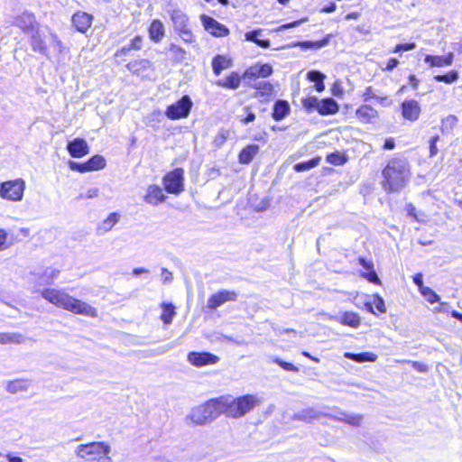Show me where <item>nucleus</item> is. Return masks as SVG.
<instances>
[{
    "instance_id": "obj_45",
    "label": "nucleus",
    "mask_w": 462,
    "mask_h": 462,
    "mask_svg": "<svg viewBox=\"0 0 462 462\" xmlns=\"http://www.w3.org/2000/svg\"><path fill=\"white\" fill-rule=\"evenodd\" d=\"M424 298L430 303L439 301V297L430 288L425 287L420 291Z\"/></svg>"
},
{
    "instance_id": "obj_12",
    "label": "nucleus",
    "mask_w": 462,
    "mask_h": 462,
    "mask_svg": "<svg viewBox=\"0 0 462 462\" xmlns=\"http://www.w3.org/2000/svg\"><path fill=\"white\" fill-rule=\"evenodd\" d=\"M15 24L28 34L39 29V23L36 22L34 15L29 12H24L18 16Z\"/></svg>"
},
{
    "instance_id": "obj_57",
    "label": "nucleus",
    "mask_w": 462,
    "mask_h": 462,
    "mask_svg": "<svg viewBox=\"0 0 462 462\" xmlns=\"http://www.w3.org/2000/svg\"><path fill=\"white\" fill-rule=\"evenodd\" d=\"M273 73V68L269 64H260L261 78H267Z\"/></svg>"
},
{
    "instance_id": "obj_35",
    "label": "nucleus",
    "mask_w": 462,
    "mask_h": 462,
    "mask_svg": "<svg viewBox=\"0 0 462 462\" xmlns=\"http://www.w3.org/2000/svg\"><path fill=\"white\" fill-rule=\"evenodd\" d=\"M88 171L101 170L106 166V160L101 155L91 157L87 162Z\"/></svg>"
},
{
    "instance_id": "obj_52",
    "label": "nucleus",
    "mask_w": 462,
    "mask_h": 462,
    "mask_svg": "<svg viewBox=\"0 0 462 462\" xmlns=\"http://www.w3.org/2000/svg\"><path fill=\"white\" fill-rule=\"evenodd\" d=\"M228 132L226 130H221L216 135L214 139V143L216 146H221L227 139Z\"/></svg>"
},
{
    "instance_id": "obj_64",
    "label": "nucleus",
    "mask_w": 462,
    "mask_h": 462,
    "mask_svg": "<svg viewBox=\"0 0 462 462\" xmlns=\"http://www.w3.org/2000/svg\"><path fill=\"white\" fill-rule=\"evenodd\" d=\"M399 61L397 59L395 58H391L387 64H386V69L387 70H393L397 65H398Z\"/></svg>"
},
{
    "instance_id": "obj_42",
    "label": "nucleus",
    "mask_w": 462,
    "mask_h": 462,
    "mask_svg": "<svg viewBox=\"0 0 462 462\" xmlns=\"http://www.w3.org/2000/svg\"><path fill=\"white\" fill-rule=\"evenodd\" d=\"M244 79H257L261 78L260 76V64H255L251 67H249L243 75Z\"/></svg>"
},
{
    "instance_id": "obj_22",
    "label": "nucleus",
    "mask_w": 462,
    "mask_h": 462,
    "mask_svg": "<svg viewBox=\"0 0 462 462\" xmlns=\"http://www.w3.org/2000/svg\"><path fill=\"white\" fill-rule=\"evenodd\" d=\"M356 117L363 123H369L376 118L377 111L370 106H362L356 110Z\"/></svg>"
},
{
    "instance_id": "obj_43",
    "label": "nucleus",
    "mask_w": 462,
    "mask_h": 462,
    "mask_svg": "<svg viewBox=\"0 0 462 462\" xmlns=\"http://www.w3.org/2000/svg\"><path fill=\"white\" fill-rule=\"evenodd\" d=\"M457 123V118L455 116H448L441 122L442 131H448L454 128Z\"/></svg>"
},
{
    "instance_id": "obj_38",
    "label": "nucleus",
    "mask_w": 462,
    "mask_h": 462,
    "mask_svg": "<svg viewBox=\"0 0 462 462\" xmlns=\"http://www.w3.org/2000/svg\"><path fill=\"white\" fill-rule=\"evenodd\" d=\"M319 158H313L308 162H300L295 164L294 170L298 172L309 171L314 167H316L319 163Z\"/></svg>"
},
{
    "instance_id": "obj_3",
    "label": "nucleus",
    "mask_w": 462,
    "mask_h": 462,
    "mask_svg": "<svg viewBox=\"0 0 462 462\" xmlns=\"http://www.w3.org/2000/svg\"><path fill=\"white\" fill-rule=\"evenodd\" d=\"M223 397L213 398L201 405L191 409L187 415L186 420H190L194 426L208 424L224 414Z\"/></svg>"
},
{
    "instance_id": "obj_62",
    "label": "nucleus",
    "mask_w": 462,
    "mask_h": 462,
    "mask_svg": "<svg viewBox=\"0 0 462 462\" xmlns=\"http://www.w3.org/2000/svg\"><path fill=\"white\" fill-rule=\"evenodd\" d=\"M365 100L368 98H378L372 87H367L364 92Z\"/></svg>"
},
{
    "instance_id": "obj_59",
    "label": "nucleus",
    "mask_w": 462,
    "mask_h": 462,
    "mask_svg": "<svg viewBox=\"0 0 462 462\" xmlns=\"http://www.w3.org/2000/svg\"><path fill=\"white\" fill-rule=\"evenodd\" d=\"M341 325L349 326L353 328H356L360 325V319H340Z\"/></svg>"
},
{
    "instance_id": "obj_51",
    "label": "nucleus",
    "mask_w": 462,
    "mask_h": 462,
    "mask_svg": "<svg viewBox=\"0 0 462 462\" xmlns=\"http://www.w3.org/2000/svg\"><path fill=\"white\" fill-rule=\"evenodd\" d=\"M369 272L367 273H362V277L365 278L368 282H372V283H374V284H379L380 283V279L378 278L376 273L371 269V270H368Z\"/></svg>"
},
{
    "instance_id": "obj_32",
    "label": "nucleus",
    "mask_w": 462,
    "mask_h": 462,
    "mask_svg": "<svg viewBox=\"0 0 462 462\" xmlns=\"http://www.w3.org/2000/svg\"><path fill=\"white\" fill-rule=\"evenodd\" d=\"M24 337L19 333H0V344H22Z\"/></svg>"
},
{
    "instance_id": "obj_25",
    "label": "nucleus",
    "mask_w": 462,
    "mask_h": 462,
    "mask_svg": "<svg viewBox=\"0 0 462 462\" xmlns=\"http://www.w3.org/2000/svg\"><path fill=\"white\" fill-rule=\"evenodd\" d=\"M241 77L237 72H232L225 79H219L217 82V86L227 88L231 89H236L240 86Z\"/></svg>"
},
{
    "instance_id": "obj_30",
    "label": "nucleus",
    "mask_w": 462,
    "mask_h": 462,
    "mask_svg": "<svg viewBox=\"0 0 462 462\" xmlns=\"http://www.w3.org/2000/svg\"><path fill=\"white\" fill-rule=\"evenodd\" d=\"M171 20L177 31L189 26V18L180 10H174L172 12Z\"/></svg>"
},
{
    "instance_id": "obj_6",
    "label": "nucleus",
    "mask_w": 462,
    "mask_h": 462,
    "mask_svg": "<svg viewBox=\"0 0 462 462\" xmlns=\"http://www.w3.org/2000/svg\"><path fill=\"white\" fill-rule=\"evenodd\" d=\"M24 189L25 181L23 179L6 180L0 184V197L8 201L19 202L23 200Z\"/></svg>"
},
{
    "instance_id": "obj_56",
    "label": "nucleus",
    "mask_w": 462,
    "mask_h": 462,
    "mask_svg": "<svg viewBox=\"0 0 462 462\" xmlns=\"http://www.w3.org/2000/svg\"><path fill=\"white\" fill-rule=\"evenodd\" d=\"M439 135L433 136L430 140V157L435 156L438 153L437 142L439 141Z\"/></svg>"
},
{
    "instance_id": "obj_34",
    "label": "nucleus",
    "mask_w": 462,
    "mask_h": 462,
    "mask_svg": "<svg viewBox=\"0 0 462 462\" xmlns=\"http://www.w3.org/2000/svg\"><path fill=\"white\" fill-rule=\"evenodd\" d=\"M260 33L261 30H254L246 32L245 36L247 41L253 42L262 48H268L270 46V41L259 39L258 36Z\"/></svg>"
},
{
    "instance_id": "obj_48",
    "label": "nucleus",
    "mask_w": 462,
    "mask_h": 462,
    "mask_svg": "<svg viewBox=\"0 0 462 462\" xmlns=\"http://www.w3.org/2000/svg\"><path fill=\"white\" fill-rule=\"evenodd\" d=\"M162 314L160 318H171L175 313V307L171 303H162Z\"/></svg>"
},
{
    "instance_id": "obj_5",
    "label": "nucleus",
    "mask_w": 462,
    "mask_h": 462,
    "mask_svg": "<svg viewBox=\"0 0 462 462\" xmlns=\"http://www.w3.org/2000/svg\"><path fill=\"white\" fill-rule=\"evenodd\" d=\"M111 451V447L106 442L94 441L87 444H80L77 447L75 453L77 457L88 461H100L101 456H106L103 462H112V458L107 455Z\"/></svg>"
},
{
    "instance_id": "obj_9",
    "label": "nucleus",
    "mask_w": 462,
    "mask_h": 462,
    "mask_svg": "<svg viewBox=\"0 0 462 462\" xmlns=\"http://www.w3.org/2000/svg\"><path fill=\"white\" fill-rule=\"evenodd\" d=\"M238 293L235 291L222 290L212 294L208 301L206 308L209 310H216L221 307L226 302L236 301L237 300Z\"/></svg>"
},
{
    "instance_id": "obj_58",
    "label": "nucleus",
    "mask_w": 462,
    "mask_h": 462,
    "mask_svg": "<svg viewBox=\"0 0 462 462\" xmlns=\"http://www.w3.org/2000/svg\"><path fill=\"white\" fill-rule=\"evenodd\" d=\"M414 48H415V43L397 44L395 46L393 52L407 51L413 50Z\"/></svg>"
},
{
    "instance_id": "obj_20",
    "label": "nucleus",
    "mask_w": 462,
    "mask_h": 462,
    "mask_svg": "<svg viewBox=\"0 0 462 462\" xmlns=\"http://www.w3.org/2000/svg\"><path fill=\"white\" fill-rule=\"evenodd\" d=\"M344 356L356 363L374 362L377 359V356L371 352H362L357 354L346 352Z\"/></svg>"
},
{
    "instance_id": "obj_4",
    "label": "nucleus",
    "mask_w": 462,
    "mask_h": 462,
    "mask_svg": "<svg viewBox=\"0 0 462 462\" xmlns=\"http://www.w3.org/2000/svg\"><path fill=\"white\" fill-rule=\"evenodd\" d=\"M222 397L224 414L234 419L245 416L262 402L261 399L254 394H245L237 398H231L230 396Z\"/></svg>"
},
{
    "instance_id": "obj_50",
    "label": "nucleus",
    "mask_w": 462,
    "mask_h": 462,
    "mask_svg": "<svg viewBox=\"0 0 462 462\" xmlns=\"http://www.w3.org/2000/svg\"><path fill=\"white\" fill-rule=\"evenodd\" d=\"M308 79H310L312 82L318 83L320 80H324L325 75L318 70H310L307 74Z\"/></svg>"
},
{
    "instance_id": "obj_29",
    "label": "nucleus",
    "mask_w": 462,
    "mask_h": 462,
    "mask_svg": "<svg viewBox=\"0 0 462 462\" xmlns=\"http://www.w3.org/2000/svg\"><path fill=\"white\" fill-rule=\"evenodd\" d=\"M149 34L154 42H160L164 36V27L161 21L154 20L149 28Z\"/></svg>"
},
{
    "instance_id": "obj_13",
    "label": "nucleus",
    "mask_w": 462,
    "mask_h": 462,
    "mask_svg": "<svg viewBox=\"0 0 462 462\" xmlns=\"http://www.w3.org/2000/svg\"><path fill=\"white\" fill-rule=\"evenodd\" d=\"M201 21L205 29L214 36L222 37L229 33V30L225 25L209 16L201 15Z\"/></svg>"
},
{
    "instance_id": "obj_41",
    "label": "nucleus",
    "mask_w": 462,
    "mask_h": 462,
    "mask_svg": "<svg viewBox=\"0 0 462 462\" xmlns=\"http://www.w3.org/2000/svg\"><path fill=\"white\" fill-rule=\"evenodd\" d=\"M371 312L374 313V314H376L374 310H373V306H374V308L380 312V313H384L385 312V306H384V301L383 300L379 297V296H375L373 300V303H369L367 304Z\"/></svg>"
},
{
    "instance_id": "obj_24",
    "label": "nucleus",
    "mask_w": 462,
    "mask_h": 462,
    "mask_svg": "<svg viewBox=\"0 0 462 462\" xmlns=\"http://www.w3.org/2000/svg\"><path fill=\"white\" fill-rule=\"evenodd\" d=\"M453 54L449 53L448 56H431L427 55L425 62L433 67L448 66L452 63Z\"/></svg>"
},
{
    "instance_id": "obj_21",
    "label": "nucleus",
    "mask_w": 462,
    "mask_h": 462,
    "mask_svg": "<svg viewBox=\"0 0 462 462\" xmlns=\"http://www.w3.org/2000/svg\"><path fill=\"white\" fill-rule=\"evenodd\" d=\"M259 152L257 144H249L245 146L239 153V162L247 164L253 161Z\"/></svg>"
},
{
    "instance_id": "obj_46",
    "label": "nucleus",
    "mask_w": 462,
    "mask_h": 462,
    "mask_svg": "<svg viewBox=\"0 0 462 462\" xmlns=\"http://www.w3.org/2000/svg\"><path fill=\"white\" fill-rule=\"evenodd\" d=\"M273 362L275 364H277L278 365H280L285 371L295 372V373L299 372V368L297 366H295L293 364L285 362L278 357H275L273 359Z\"/></svg>"
},
{
    "instance_id": "obj_28",
    "label": "nucleus",
    "mask_w": 462,
    "mask_h": 462,
    "mask_svg": "<svg viewBox=\"0 0 462 462\" xmlns=\"http://www.w3.org/2000/svg\"><path fill=\"white\" fill-rule=\"evenodd\" d=\"M31 36V46L34 51L47 54V47L39 34V29L29 34Z\"/></svg>"
},
{
    "instance_id": "obj_2",
    "label": "nucleus",
    "mask_w": 462,
    "mask_h": 462,
    "mask_svg": "<svg viewBox=\"0 0 462 462\" xmlns=\"http://www.w3.org/2000/svg\"><path fill=\"white\" fill-rule=\"evenodd\" d=\"M384 180L383 186L385 190L394 192L403 189L410 178L407 162L403 160L393 159L388 162L383 171Z\"/></svg>"
},
{
    "instance_id": "obj_11",
    "label": "nucleus",
    "mask_w": 462,
    "mask_h": 462,
    "mask_svg": "<svg viewBox=\"0 0 462 462\" xmlns=\"http://www.w3.org/2000/svg\"><path fill=\"white\" fill-rule=\"evenodd\" d=\"M188 361L194 366L201 367L208 365H214L219 361V357L209 352H189Z\"/></svg>"
},
{
    "instance_id": "obj_63",
    "label": "nucleus",
    "mask_w": 462,
    "mask_h": 462,
    "mask_svg": "<svg viewBox=\"0 0 462 462\" xmlns=\"http://www.w3.org/2000/svg\"><path fill=\"white\" fill-rule=\"evenodd\" d=\"M413 282L419 287L420 291H421V289L425 288V286H423L422 274L421 273L415 274L413 276Z\"/></svg>"
},
{
    "instance_id": "obj_60",
    "label": "nucleus",
    "mask_w": 462,
    "mask_h": 462,
    "mask_svg": "<svg viewBox=\"0 0 462 462\" xmlns=\"http://www.w3.org/2000/svg\"><path fill=\"white\" fill-rule=\"evenodd\" d=\"M306 20L307 19H301V20L294 21L292 23L282 24L279 27V31H283V30L289 29V28L296 27V26L300 25L301 23L305 22Z\"/></svg>"
},
{
    "instance_id": "obj_47",
    "label": "nucleus",
    "mask_w": 462,
    "mask_h": 462,
    "mask_svg": "<svg viewBox=\"0 0 462 462\" xmlns=\"http://www.w3.org/2000/svg\"><path fill=\"white\" fill-rule=\"evenodd\" d=\"M328 162L334 165H342L346 162V159L339 153H330L327 157Z\"/></svg>"
},
{
    "instance_id": "obj_1",
    "label": "nucleus",
    "mask_w": 462,
    "mask_h": 462,
    "mask_svg": "<svg viewBox=\"0 0 462 462\" xmlns=\"http://www.w3.org/2000/svg\"><path fill=\"white\" fill-rule=\"evenodd\" d=\"M42 297L58 308L69 310L76 315L97 316V310L88 302L73 298L64 290L47 288L41 291Z\"/></svg>"
},
{
    "instance_id": "obj_15",
    "label": "nucleus",
    "mask_w": 462,
    "mask_h": 462,
    "mask_svg": "<svg viewBox=\"0 0 462 462\" xmlns=\"http://www.w3.org/2000/svg\"><path fill=\"white\" fill-rule=\"evenodd\" d=\"M67 149L69 154L75 158H80L89 152V148L86 140L76 138L68 143Z\"/></svg>"
},
{
    "instance_id": "obj_61",
    "label": "nucleus",
    "mask_w": 462,
    "mask_h": 462,
    "mask_svg": "<svg viewBox=\"0 0 462 462\" xmlns=\"http://www.w3.org/2000/svg\"><path fill=\"white\" fill-rule=\"evenodd\" d=\"M143 39L140 36H136L131 42V49L140 50L142 48Z\"/></svg>"
},
{
    "instance_id": "obj_55",
    "label": "nucleus",
    "mask_w": 462,
    "mask_h": 462,
    "mask_svg": "<svg viewBox=\"0 0 462 462\" xmlns=\"http://www.w3.org/2000/svg\"><path fill=\"white\" fill-rule=\"evenodd\" d=\"M161 277H162V281L164 284L171 283L173 280L172 273L170 272L167 268L162 269Z\"/></svg>"
},
{
    "instance_id": "obj_23",
    "label": "nucleus",
    "mask_w": 462,
    "mask_h": 462,
    "mask_svg": "<svg viewBox=\"0 0 462 462\" xmlns=\"http://www.w3.org/2000/svg\"><path fill=\"white\" fill-rule=\"evenodd\" d=\"M31 383L23 379H16L7 383L6 391L10 393H17L20 392H27Z\"/></svg>"
},
{
    "instance_id": "obj_33",
    "label": "nucleus",
    "mask_w": 462,
    "mask_h": 462,
    "mask_svg": "<svg viewBox=\"0 0 462 462\" xmlns=\"http://www.w3.org/2000/svg\"><path fill=\"white\" fill-rule=\"evenodd\" d=\"M60 271L54 268H47L40 277V285L51 284L59 276Z\"/></svg>"
},
{
    "instance_id": "obj_18",
    "label": "nucleus",
    "mask_w": 462,
    "mask_h": 462,
    "mask_svg": "<svg viewBox=\"0 0 462 462\" xmlns=\"http://www.w3.org/2000/svg\"><path fill=\"white\" fill-rule=\"evenodd\" d=\"M120 215L116 212L110 213L106 219H104L97 226V231L99 235H104L118 223Z\"/></svg>"
},
{
    "instance_id": "obj_37",
    "label": "nucleus",
    "mask_w": 462,
    "mask_h": 462,
    "mask_svg": "<svg viewBox=\"0 0 462 462\" xmlns=\"http://www.w3.org/2000/svg\"><path fill=\"white\" fill-rule=\"evenodd\" d=\"M329 35H328L326 38L320 40V41H316V42H310V41H306V42H299L297 45L302 47V48H305V49H310V48H312V49H320L322 47H325L326 45H328V41H329Z\"/></svg>"
},
{
    "instance_id": "obj_19",
    "label": "nucleus",
    "mask_w": 462,
    "mask_h": 462,
    "mask_svg": "<svg viewBox=\"0 0 462 462\" xmlns=\"http://www.w3.org/2000/svg\"><path fill=\"white\" fill-rule=\"evenodd\" d=\"M338 110L337 103L331 97L321 99L319 101L318 112L320 115H332Z\"/></svg>"
},
{
    "instance_id": "obj_44",
    "label": "nucleus",
    "mask_w": 462,
    "mask_h": 462,
    "mask_svg": "<svg viewBox=\"0 0 462 462\" xmlns=\"http://www.w3.org/2000/svg\"><path fill=\"white\" fill-rule=\"evenodd\" d=\"M434 79L439 82L452 83L457 80V71H450L445 75H437Z\"/></svg>"
},
{
    "instance_id": "obj_54",
    "label": "nucleus",
    "mask_w": 462,
    "mask_h": 462,
    "mask_svg": "<svg viewBox=\"0 0 462 462\" xmlns=\"http://www.w3.org/2000/svg\"><path fill=\"white\" fill-rule=\"evenodd\" d=\"M179 32L184 42H191L193 41V35H192L189 26L179 30Z\"/></svg>"
},
{
    "instance_id": "obj_16",
    "label": "nucleus",
    "mask_w": 462,
    "mask_h": 462,
    "mask_svg": "<svg viewBox=\"0 0 462 462\" xmlns=\"http://www.w3.org/2000/svg\"><path fill=\"white\" fill-rule=\"evenodd\" d=\"M166 198L167 197L163 194L161 187L158 185H150L147 188L144 201L147 204L157 206L160 203L164 202Z\"/></svg>"
},
{
    "instance_id": "obj_26",
    "label": "nucleus",
    "mask_w": 462,
    "mask_h": 462,
    "mask_svg": "<svg viewBox=\"0 0 462 462\" xmlns=\"http://www.w3.org/2000/svg\"><path fill=\"white\" fill-rule=\"evenodd\" d=\"M321 411H318L313 408L302 410L295 414L294 418L299 420L311 422L315 419H319L322 416Z\"/></svg>"
},
{
    "instance_id": "obj_27",
    "label": "nucleus",
    "mask_w": 462,
    "mask_h": 462,
    "mask_svg": "<svg viewBox=\"0 0 462 462\" xmlns=\"http://www.w3.org/2000/svg\"><path fill=\"white\" fill-rule=\"evenodd\" d=\"M290 111L289 104L283 100H278L273 106V117L276 121L284 118Z\"/></svg>"
},
{
    "instance_id": "obj_10",
    "label": "nucleus",
    "mask_w": 462,
    "mask_h": 462,
    "mask_svg": "<svg viewBox=\"0 0 462 462\" xmlns=\"http://www.w3.org/2000/svg\"><path fill=\"white\" fill-rule=\"evenodd\" d=\"M331 410L333 412H331V413L323 412L322 416L328 417V418L337 420V421L346 422L354 427L359 426L363 420V415H361V414H348L345 411H342L337 407H334Z\"/></svg>"
},
{
    "instance_id": "obj_17",
    "label": "nucleus",
    "mask_w": 462,
    "mask_h": 462,
    "mask_svg": "<svg viewBox=\"0 0 462 462\" xmlns=\"http://www.w3.org/2000/svg\"><path fill=\"white\" fill-rule=\"evenodd\" d=\"M72 23L79 32H85L92 23V16L79 12L72 16Z\"/></svg>"
},
{
    "instance_id": "obj_8",
    "label": "nucleus",
    "mask_w": 462,
    "mask_h": 462,
    "mask_svg": "<svg viewBox=\"0 0 462 462\" xmlns=\"http://www.w3.org/2000/svg\"><path fill=\"white\" fill-rule=\"evenodd\" d=\"M183 170L176 168L163 178L164 188L167 192L179 194L183 190Z\"/></svg>"
},
{
    "instance_id": "obj_49",
    "label": "nucleus",
    "mask_w": 462,
    "mask_h": 462,
    "mask_svg": "<svg viewBox=\"0 0 462 462\" xmlns=\"http://www.w3.org/2000/svg\"><path fill=\"white\" fill-rule=\"evenodd\" d=\"M402 362L411 364L412 368L420 373H426L429 370V367L427 365L418 362V361L403 360Z\"/></svg>"
},
{
    "instance_id": "obj_53",
    "label": "nucleus",
    "mask_w": 462,
    "mask_h": 462,
    "mask_svg": "<svg viewBox=\"0 0 462 462\" xmlns=\"http://www.w3.org/2000/svg\"><path fill=\"white\" fill-rule=\"evenodd\" d=\"M69 168L72 171H79V172L88 171V166L86 165V162L85 163H79V162H77L70 161L69 162Z\"/></svg>"
},
{
    "instance_id": "obj_36",
    "label": "nucleus",
    "mask_w": 462,
    "mask_h": 462,
    "mask_svg": "<svg viewBox=\"0 0 462 462\" xmlns=\"http://www.w3.org/2000/svg\"><path fill=\"white\" fill-rule=\"evenodd\" d=\"M254 87L261 96H271L273 92V85L265 80L255 82Z\"/></svg>"
},
{
    "instance_id": "obj_7",
    "label": "nucleus",
    "mask_w": 462,
    "mask_h": 462,
    "mask_svg": "<svg viewBox=\"0 0 462 462\" xmlns=\"http://www.w3.org/2000/svg\"><path fill=\"white\" fill-rule=\"evenodd\" d=\"M192 105L190 97L183 96L180 100L167 107L165 115L171 120L186 118L189 115Z\"/></svg>"
},
{
    "instance_id": "obj_14",
    "label": "nucleus",
    "mask_w": 462,
    "mask_h": 462,
    "mask_svg": "<svg viewBox=\"0 0 462 462\" xmlns=\"http://www.w3.org/2000/svg\"><path fill=\"white\" fill-rule=\"evenodd\" d=\"M420 114V106L414 99L404 100L402 104V115L410 121H416Z\"/></svg>"
},
{
    "instance_id": "obj_39",
    "label": "nucleus",
    "mask_w": 462,
    "mask_h": 462,
    "mask_svg": "<svg viewBox=\"0 0 462 462\" xmlns=\"http://www.w3.org/2000/svg\"><path fill=\"white\" fill-rule=\"evenodd\" d=\"M239 121L244 125H248L249 123L255 120L256 116L254 112L251 111L249 106H245L243 108V114L237 116Z\"/></svg>"
},
{
    "instance_id": "obj_31",
    "label": "nucleus",
    "mask_w": 462,
    "mask_h": 462,
    "mask_svg": "<svg viewBox=\"0 0 462 462\" xmlns=\"http://www.w3.org/2000/svg\"><path fill=\"white\" fill-rule=\"evenodd\" d=\"M231 67V60L225 56L217 55L212 61V68L216 75H219L222 70Z\"/></svg>"
},
{
    "instance_id": "obj_40",
    "label": "nucleus",
    "mask_w": 462,
    "mask_h": 462,
    "mask_svg": "<svg viewBox=\"0 0 462 462\" xmlns=\"http://www.w3.org/2000/svg\"><path fill=\"white\" fill-rule=\"evenodd\" d=\"M319 101L320 100L316 97H309L302 100V105L308 111H311V110L318 111Z\"/></svg>"
}]
</instances>
